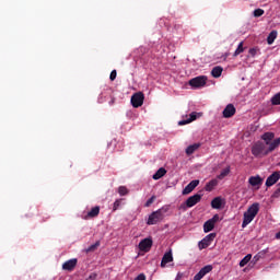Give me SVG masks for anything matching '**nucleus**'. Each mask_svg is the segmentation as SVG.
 Returning <instances> with one entry per match:
<instances>
[{
	"mask_svg": "<svg viewBox=\"0 0 280 280\" xmlns=\"http://www.w3.org/2000/svg\"><path fill=\"white\" fill-rule=\"evenodd\" d=\"M257 213H259V203L255 202L244 212L242 229H246V226L255 220Z\"/></svg>",
	"mask_w": 280,
	"mask_h": 280,
	"instance_id": "nucleus-1",
	"label": "nucleus"
},
{
	"mask_svg": "<svg viewBox=\"0 0 280 280\" xmlns=\"http://www.w3.org/2000/svg\"><path fill=\"white\" fill-rule=\"evenodd\" d=\"M268 144L258 141L252 147V154L255 155L257 159H261L264 156H268Z\"/></svg>",
	"mask_w": 280,
	"mask_h": 280,
	"instance_id": "nucleus-2",
	"label": "nucleus"
},
{
	"mask_svg": "<svg viewBox=\"0 0 280 280\" xmlns=\"http://www.w3.org/2000/svg\"><path fill=\"white\" fill-rule=\"evenodd\" d=\"M161 220H163V209H159L154 212H152L150 215H149V219L147 221V224L149 226H152L154 224H159V222H161Z\"/></svg>",
	"mask_w": 280,
	"mask_h": 280,
	"instance_id": "nucleus-3",
	"label": "nucleus"
},
{
	"mask_svg": "<svg viewBox=\"0 0 280 280\" xmlns=\"http://www.w3.org/2000/svg\"><path fill=\"white\" fill-rule=\"evenodd\" d=\"M189 84L192 89H202L207 84V77H196L189 81Z\"/></svg>",
	"mask_w": 280,
	"mask_h": 280,
	"instance_id": "nucleus-4",
	"label": "nucleus"
},
{
	"mask_svg": "<svg viewBox=\"0 0 280 280\" xmlns=\"http://www.w3.org/2000/svg\"><path fill=\"white\" fill-rule=\"evenodd\" d=\"M213 240H215V233L208 234L199 242V249L203 250V248H209V246H211V244L213 243Z\"/></svg>",
	"mask_w": 280,
	"mask_h": 280,
	"instance_id": "nucleus-5",
	"label": "nucleus"
},
{
	"mask_svg": "<svg viewBox=\"0 0 280 280\" xmlns=\"http://www.w3.org/2000/svg\"><path fill=\"white\" fill-rule=\"evenodd\" d=\"M143 100H145V96L142 92L135 93L131 96V105L133 108H139L140 106H143Z\"/></svg>",
	"mask_w": 280,
	"mask_h": 280,
	"instance_id": "nucleus-6",
	"label": "nucleus"
},
{
	"mask_svg": "<svg viewBox=\"0 0 280 280\" xmlns=\"http://www.w3.org/2000/svg\"><path fill=\"white\" fill-rule=\"evenodd\" d=\"M211 270H213L212 265L205 266L203 268H201L199 270V272L194 277L192 280H202V279H205V277H207V275H209V272H211Z\"/></svg>",
	"mask_w": 280,
	"mask_h": 280,
	"instance_id": "nucleus-7",
	"label": "nucleus"
},
{
	"mask_svg": "<svg viewBox=\"0 0 280 280\" xmlns=\"http://www.w3.org/2000/svg\"><path fill=\"white\" fill-rule=\"evenodd\" d=\"M248 184L252 187H255V189H259V187H261V185H264V178H261V176H259V175L250 176L248 178Z\"/></svg>",
	"mask_w": 280,
	"mask_h": 280,
	"instance_id": "nucleus-8",
	"label": "nucleus"
},
{
	"mask_svg": "<svg viewBox=\"0 0 280 280\" xmlns=\"http://www.w3.org/2000/svg\"><path fill=\"white\" fill-rule=\"evenodd\" d=\"M200 200H202V195H194L190 196L187 200H186V207H188V209H191V207H196V205H198V202H200Z\"/></svg>",
	"mask_w": 280,
	"mask_h": 280,
	"instance_id": "nucleus-9",
	"label": "nucleus"
},
{
	"mask_svg": "<svg viewBox=\"0 0 280 280\" xmlns=\"http://www.w3.org/2000/svg\"><path fill=\"white\" fill-rule=\"evenodd\" d=\"M200 185V180L198 179H194L191 180L182 191L183 196H187L189 194H191V191H194V189Z\"/></svg>",
	"mask_w": 280,
	"mask_h": 280,
	"instance_id": "nucleus-10",
	"label": "nucleus"
},
{
	"mask_svg": "<svg viewBox=\"0 0 280 280\" xmlns=\"http://www.w3.org/2000/svg\"><path fill=\"white\" fill-rule=\"evenodd\" d=\"M235 113H236L235 105L234 104H229L223 109V117L225 119H229V118L233 117V115H235Z\"/></svg>",
	"mask_w": 280,
	"mask_h": 280,
	"instance_id": "nucleus-11",
	"label": "nucleus"
},
{
	"mask_svg": "<svg viewBox=\"0 0 280 280\" xmlns=\"http://www.w3.org/2000/svg\"><path fill=\"white\" fill-rule=\"evenodd\" d=\"M280 179V173L273 172L266 180V187H272Z\"/></svg>",
	"mask_w": 280,
	"mask_h": 280,
	"instance_id": "nucleus-12",
	"label": "nucleus"
},
{
	"mask_svg": "<svg viewBox=\"0 0 280 280\" xmlns=\"http://www.w3.org/2000/svg\"><path fill=\"white\" fill-rule=\"evenodd\" d=\"M172 261H174V256L172 255V249H170L162 257L161 268H165V266H167V264H172Z\"/></svg>",
	"mask_w": 280,
	"mask_h": 280,
	"instance_id": "nucleus-13",
	"label": "nucleus"
},
{
	"mask_svg": "<svg viewBox=\"0 0 280 280\" xmlns=\"http://www.w3.org/2000/svg\"><path fill=\"white\" fill-rule=\"evenodd\" d=\"M226 205V201L222 197H215L211 201L212 209H222Z\"/></svg>",
	"mask_w": 280,
	"mask_h": 280,
	"instance_id": "nucleus-14",
	"label": "nucleus"
},
{
	"mask_svg": "<svg viewBox=\"0 0 280 280\" xmlns=\"http://www.w3.org/2000/svg\"><path fill=\"white\" fill-rule=\"evenodd\" d=\"M140 250L148 253L152 248V238H144L139 243Z\"/></svg>",
	"mask_w": 280,
	"mask_h": 280,
	"instance_id": "nucleus-15",
	"label": "nucleus"
},
{
	"mask_svg": "<svg viewBox=\"0 0 280 280\" xmlns=\"http://www.w3.org/2000/svg\"><path fill=\"white\" fill-rule=\"evenodd\" d=\"M75 266H78V259L72 258V259L63 262L62 269L71 271V270H73V268H75Z\"/></svg>",
	"mask_w": 280,
	"mask_h": 280,
	"instance_id": "nucleus-16",
	"label": "nucleus"
},
{
	"mask_svg": "<svg viewBox=\"0 0 280 280\" xmlns=\"http://www.w3.org/2000/svg\"><path fill=\"white\" fill-rule=\"evenodd\" d=\"M197 118H198V113L192 112V113L189 115V118L186 119V120H180V121L178 122V126H187V124H191V121H196Z\"/></svg>",
	"mask_w": 280,
	"mask_h": 280,
	"instance_id": "nucleus-17",
	"label": "nucleus"
},
{
	"mask_svg": "<svg viewBox=\"0 0 280 280\" xmlns=\"http://www.w3.org/2000/svg\"><path fill=\"white\" fill-rule=\"evenodd\" d=\"M219 183H220V182L218 180V178L211 179L210 182H208V183L206 184L205 190H206V191H213V189H215V187H218Z\"/></svg>",
	"mask_w": 280,
	"mask_h": 280,
	"instance_id": "nucleus-18",
	"label": "nucleus"
},
{
	"mask_svg": "<svg viewBox=\"0 0 280 280\" xmlns=\"http://www.w3.org/2000/svg\"><path fill=\"white\" fill-rule=\"evenodd\" d=\"M267 145H269L267 148L269 154H270V152H275V150H277V148L280 145V137L275 139L273 141L269 142V144H267Z\"/></svg>",
	"mask_w": 280,
	"mask_h": 280,
	"instance_id": "nucleus-19",
	"label": "nucleus"
},
{
	"mask_svg": "<svg viewBox=\"0 0 280 280\" xmlns=\"http://www.w3.org/2000/svg\"><path fill=\"white\" fill-rule=\"evenodd\" d=\"M262 141L266 145H270V142H272V139H275V135L272 132H265L261 136Z\"/></svg>",
	"mask_w": 280,
	"mask_h": 280,
	"instance_id": "nucleus-20",
	"label": "nucleus"
},
{
	"mask_svg": "<svg viewBox=\"0 0 280 280\" xmlns=\"http://www.w3.org/2000/svg\"><path fill=\"white\" fill-rule=\"evenodd\" d=\"M164 174H167V171L164 167H161L156 171L155 174H153L152 178L153 180H159L163 178Z\"/></svg>",
	"mask_w": 280,
	"mask_h": 280,
	"instance_id": "nucleus-21",
	"label": "nucleus"
},
{
	"mask_svg": "<svg viewBox=\"0 0 280 280\" xmlns=\"http://www.w3.org/2000/svg\"><path fill=\"white\" fill-rule=\"evenodd\" d=\"M231 174V166H228L221 171V173L217 176L218 180H224L226 176Z\"/></svg>",
	"mask_w": 280,
	"mask_h": 280,
	"instance_id": "nucleus-22",
	"label": "nucleus"
},
{
	"mask_svg": "<svg viewBox=\"0 0 280 280\" xmlns=\"http://www.w3.org/2000/svg\"><path fill=\"white\" fill-rule=\"evenodd\" d=\"M198 148H200V143L190 144V145L187 147V149H186V154H187L188 156H191V154H194V152H196V150H198Z\"/></svg>",
	"mask_w": 280,
	"mask_h": 280,
	"instance_id": "nucleus-23",
	"label": "nucleus"
},
{
	"mask_svg": "<svg viewBox=\"0 0 280 280\" xmlns=\"http://www.w3.org/2000/svg\"><path fill=\"white\" fill-rule=\"evenodd\" d=\"M212 229H215V224L209 219L203 224V231L205 233H210Z\"/></svg>",
	"mask_w": 280,
	"mask_h": 280,
	"instance_id": "nucleus-24",
	"label": "nucleus"
},
{
	"mask_svg": "<svg viewBox=\"0 0 280 280\" xmlns=\"http://www.w3.org/2000/svg\"><path fill=\"white\" fill-rule=\"evenodd\" d=\"M277 31H271L267 37V43L268 45H272V43H275V40H277Z\"/></svg>",
	"mask_w": 280,
	"mask_h": 280,
	"instance_id": "nucleus-25",
	"label": "nucleus"
},
{
	"mask_svg": "<svg viewBox=\"0 0 280 280\" xmlns=\"http://www.w3.org/2000/svg\"><path fill=\"white\" fill-rule=\"evenodd\" d=\"M89 218H95L100 215V207H94L91 209V211L88 213Z\"/></svg>",
	"mask_w": 280,
	"mask_h": 280,
	"instance_id": "nucleus-26",
	"label": "nucleus"
},
{
	"mask_svg": "<svg viewBox=\"0 0 280 280\" xmlns=\"http://www.w3.org/2000/svg\"><path fill=\"white\" fill-rule=\"evenodd\" d=\"M250 259H253V255L247 254V255L240 261L241 268H244V266H246V264H248V261H250Z\"/></svg>",
	"mask_w": 280,
	"mask_h": 280,
	"instance_id": "nucleus-27",
	"label": "nucleus"
},
{
	"mask_svg": "<svg viewBox=\"0 0 280 280\" xmlns=\"http://www.w3.org/2000/svg\"><path fill=\"white\" fill-rule=\"evenodd\" d=\"M240 54H244V42H241L234 51V57L240 56Z\"/></svg>",
	"mask_w": 280,
	"mask_h": 280,
	"instance_id": "nucleus-28",
	"label": "nucleus"
},
{
	"mask_svg": "<svg viewBox=\"0 0 280 280\" xmlns=\"http://www.w3.org/2000/svg\"><path fill=\"white\" fill-rule=\"evenodd\" d=\"M271 104L273 106H279L280 105V92L272 96Z\"/></svg>",
	"mask_w": 280,
	"mask_h": 280,
	"instance_id": "nucleus-29",
	"label": "nucleus"
},
{
	"mask_svg": "<svg viewBox=\"0 0 280 280\" xmlns=\"http://www.w3.org/2000/svg\"><path fill=\"white\" fill-rule=\"evenodd\" d=\"M100 246V241L91 245L85 249V253H94V250H97V247Z\"/></svg>",
	"mask_w": 280,
	"mask_h": 280,
	"instance_id": "nucleus-30",
	"label": "nucleus"
},
{
	"mask_svg": "<svg viewBox=\"0 0 280 280\" xmlns=\"http://www.w3.org/2000/svg\"><path fill=\"white\" fill-rule=\"evenodd\" d=\"M118 194H119V196H128V194H129L128 188L126 186H119Z\"/></svg>",
	"mask_w": 280,
	"mask_h": 280,
	"instance_id": "nucleus-31",
	"label": "nucleus"
},
{
	"mask_svg": "<svg viewBox=\"0 0 280 280\" xmlns=\"http://www.w3.org/2000/svg\"><path fill=\"white\" fill-rule=\"evenodd\" d=\"M121 202H124V199H117V200L114 202L113 211H117V209H119V207H121Z\"/></svg>",
	"mask_w": 280,
	"mask_h": 280,
	"instance_id": "nucleus-32",
	"label": "nucleus"
},
{
	"mask_svg": "<svg viewBox=\"0 0 280 280\" xmlns=\"http://www.w3.org/2000/svg\"><path fill=\"white\" fill-rule=\"evenodd\" d=\"M264 9H256L254 10V16L259 18V16H264Z\"/></svg>",
	"mask_w": 280,
	"mask_h": 280,
	"instance_id": "nucleus-33",
	"label": "nucleus"
},
{
	"mask_svg": "<svg viewBox=\"0 0 280 280\" xmlns=\"http://www.w3.org/2000/svg\"><path fill=\"white\" fill-rule=\"evenodd\" d=\"M156 200V196H152L150 199H148V201L144 203V207H150L154 203V201Z\"/></svg>",
	"mask_w": 280,
	"mask_h": 280,
	"instance_id": "nucleus-34",
	"label": "nucleus"
},
{
	"mask_svg": "<svg viewBox=\"0 0 280 280\" xmlns=\"http://www.w3.org/2000/svg\"><path fill=\"white\" fill-rule=\"evenodd\" d=\"M257 51H259V49H257V48H250V49L248 50V54H249L250 58H255V56H257Z\"/></svg>",
	"mask_w": 280,
	"mask_h": 280,
	"instance_id": "nucleus-35",
	"label": "nucleus"
},
{
	"mask_svg": "<svg viewBox=\"0 0 280 280\" xmlns=\"http://www.w3.org/2000/svg\"><path fill=\"white\" fill-rule=\"evenodd\" d=\"M211 75L213 78H220L222 75V71H211Z\"/></svg>",
	"mask_w": 280,
	"mask_h": 280,
	"instance_id": "nucleus-36",
	"label": "nucleus"
},
{
	"mask_svg": "<svg viewBox=\"0 0 280 280\" xmlns=\"http://www.w3.org/2000/svg\"><path fill=\"white\" fill-rule=\"evenodd\" d=\"M210 220L215 224L217 222H220V215L214 214L213 218H211Z\"/></svg>",
	"mask_w": 280,
	"mask_h": 280,
	"instance_id": "nucleus-37",
	"label": "nucleus"
},
{
	"mask_svg": "<svg viewBox=\"0 0 280 280\" xmlns=\"http://www.w3.org/2000/svg\"><path fill=\"white\" fill-rule=\"evenodd\" d=\"M117 78V71H112L110 75H109V80H112V82Z\"/></svg>",
	"mask_w": 280,
	"mask_h": 280,
	"instance_id": "nucleus-38",
	"label": "nucleus"
},
{
	"mask_svg": "<svg viewBox=\"0 0 280 280\" xmlns=\"http://www.w3.org/2000/svg\"><path fill=\"white\" fill-rule=\"evenodd\" d=\"M97 279V273H91L85 280H95Z\"/></svg>",
	"mask_w": 280,
	"mask_h": 280,
	"instance_id": "nucleus-39",
	"label": "nucleus"
},
{
	"mask_svg": "<svg viewBox=\"0 0 280 280\" xmlns=\"http://www.w3.org/2000/svg\"><path fill=\"white\" fill-rule=\"evenodd\" d=\"M212 71H224V69L220 66H217V67L212 68Z\"/></svg>",
	"mask_w": 280,
	"mask_h": 280,
	"instance_id": "nucleus-40",
	"label": "nucleus"
},
{
	"mask_svg": "<svg viewBox=\"0 0 280 280\" xmlns=\"http://www.w3.org/2000/svg\"><path fill=\"white\" fill-rule=\"evenodd\" d=\"M258 259H259V255H256V256H254V258H253L252 261H253L254 264H257Z\"/></svg>",
	"mask_w": 280,
	"mask_h": 280,
	"instance_id": "nucleus-41",
	"label": "nucleus"
},
{
	"mask_svg": "<svg viewBox=\"0 0 280 280\" xmlns=\"http://www.w3.org/2000/svg\"><path fill=\"white\" fill-rule=\"evenodd\" d=\"M276 194H280V183L278 184V188L276 190Z\"/></svg>",
	"mask_w": 280,
	"mask_h": 280,
	"instance_id": "nucleus-42",
	"label": "nucleus"
},
{
	"mask_svg": "<svg viewBox=\"0 0 280 280\" xmlns=\"http://www.w3.org/2000/svg\"><path fill=\"white\" fill-rule=\"evenodd\" d=\"M276 238H277V240H280V232H278V233L276 234Z\"/></svg>",
	"mask_w": 280,
	"mask_h": 280,
	"instance_id": "nucleus-43",
	"label": "nucleus"
}]
</instances>
